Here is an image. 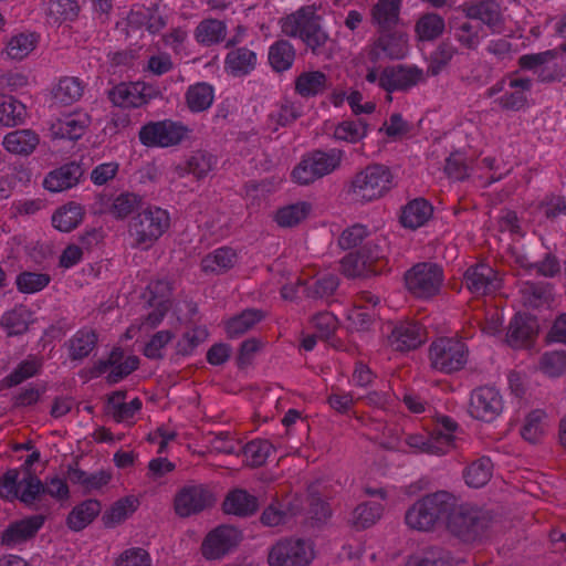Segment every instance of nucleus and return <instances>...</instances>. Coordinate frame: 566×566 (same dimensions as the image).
I'll return each instance as SVG.
<instances>
[{"instance_id":"obj_26","label":"nucleus","mask_w":566,"mask_h":566,"mask_svg":"<svg viewBox=\"0 0 566 566\" xmlns=\"http://www.w3.org/2000/svg\"><path fill=\"white\" fill-rule=\"evenodd\" d=\"M296 50L289 40L279 39L269 48V64L276 73L290 70L294 64Z\"/></svg>"},{"instance_id":"obj_55","label":"nucleus","mask_w":566,"mask_h":566,"mask_svg":"<svg viewBox=\"0 0 566 566\" xmlns=\"http://www.w3.org/2000/svg\"><path fill=\"white\" fill-rule=\"evenodd\" d=\"M368 130V124L364 119L344 120L339 123L334 130V137L348 143L361 140Z\"/></svg>"},{"instance_id":"obj_1","label":"nucleus","mask_w":566,"mask_h":566,"mask_svg":"<svg viewBox=\"0 0 566 566\" xmlns=\"http://www.w3.org/2000/svg\"><path fill=\"white\" fill-rule=\"evenodd\" d=\"M405 523L412 531H446L454 537H460L459 499L446 490L424 494L408 507Z\"/></svg>"},{"instance_id":"obj_6","label":"nucleus","mask_w":566,"mask_h":566,"mask_svg":"<svg viewBox=\"0 0 566 566\" xmlns=\"http://www.w3.org/2000/svg\"><path fill=\"white\" fill-rule=\"evenodd\" d=\"M190 132V128L181 122L164 119L143 125L138 138L146 147L168 148L180 145L188 138Z\"/></svg>"},{"instance_id":"obj_49","label":"nucleus","mask_w":566,"mask_h":566,"mask_svg":"<svg viewBox=\"0 0 566 566\" xmlns=\"http://www.w3.org/2000/svg\"><path fill=\"white\" fill-rule=\"evenodd\" d=\"M493 464L490 458L481 457L473 461L465 471V483L471 488H482L492 475Z\"/></svg>"},{"instance_id":"obj_28","label":"nucleus","mask_w":566,"mask_h":566,"mask_svg":"<svg viewBox=\"0 0 566 566\" xmlns=\"http://www.w3.org/2000/svg\"><path fill=\"white\" fill-rule=\"evenodd\" d=\"M256 61V54L252 50L242 46L233 49L227 54L224 65L233 76H244L255 69Z\"/></svg>"},{"instance_id":"obj_17","label":"nucleus","mask_w":566,"mask_h":566,"mask_svg":"<svg viewBox=\"0 0 566 566\" xmlns=\"http://www.w3.org/2000/svg\"><path fill=\"white\" fill-rule=\"evenodd\" d=\"M83 174L80 164L70 161L50 171L43 180V187L51 192H61L75 187Z\"/></svg>"},{"instance_id":"obj_4","label":"nucleus","mask_w":566,"mask_h":566,"mask_svg":"<svg viewBox=\"0 0 566 566\" xmlns=\"http://www.w3.org/2000/svg\"><path fill=\"white\" fill-rule=\"evenodd\" d=\"M394 176L389 167L381 164L368 165L352 180V191L365 201L379 199L394 186Z\"/></svg>"},{"instance_id":"obj_30","label":"nucleus","mask_w":566,"mask_h":566,"mask_svg":"<svg viewBox=\"0 0 566 566\" xmlns=\"http://www.w3.org/2000/svg\"><path fill=\"white\" fill-rule=\"evenodd\" d=\"M84 93L83 82L75 76L60 78L52 90V97L56 104L69 106L77 102Z\"/></svg>"},{"instance_id":"obj_5","label":"nucleus","mask_w":566,"mask_h":566,"mask_svg":"<svg viewBox=\"0 0 566 566\" xmlns=\"http://www.w3.org/2000/svg\"><path fill=\"white\" fill-rule=\"evenodd\" d=\"M169 228V216L158 207L142 208L129 222V233L137 245L149 248Z\"/></svg>"},{"instance_id":"obj_63","label":"nucleus","mask_w":566,"mask_h":566,"mask_svg":"<svg viewBox=\"0 0 566 566\" xmlns=\"http://www.w3.org/2000/svg\"><path fill=\"white\" fill-rule=\"evenodd\" d=\"M212 155L199 150L186 161L185 170L201 179L212 169Z\"/></svg>"},{"instance_id":"obj_58","label":"nucleus","mask_w":566,"mask_h":566,"mask_svg":"<svg viewBox=\"0 0 566 566\" xmlns=\"http://www.w3.org/2000/svg\"><path fill=\"white\" fill-rule=\"evenodd\" d=\"M545 419L546 413L543 410L536 409L531 411L527 415L525 423L521 430L522 437L532 443L537 442L544 434Z\"/></svg>"},{"instance_id":"obj_38","label":"nucleus","mask_w":566,"mask_h":566,"mask_svg":"<svg viewBox=\"0 0 566 566\" xmlns=\"http://www.w3.org/2000/svg\"><path fill=\"white\" fill-rule=\"evenodd\" d=\"M384 507L377 502H365L355 507L349 520L356 530H365L373 526L381 516Z\"/></svg>"},{"instance_id":"obj_35","label":"nucleus","mask_w":566,"mask_h":566,"mask_svg":"<svg viewBox=\"0 0 566 566\" xmlns=\"http://www.w3.org/2000/svg\"><path fill=\"white\" fill-rule=\"evenodd\" d=\"M489 527V520L480 511L462 510V542L480 539Z\"/></svg>"},{"instance_id":"obj_13","label":"nucleus","mask_w":566,"mask_h":566,"mask_svg":"<svg viewBox=\"0 0 566 566\" xmlns=\"http://www.w3.org/2000/svg\"><path fill=\"white\" fill-rule=\"evenodd\" d=\"M424 80L423 71L418 66L399 64L382 70L379 75V86L387 93L408 91Z\"/></svg>"},{"instance_id":"obj_11","label":"nucleus","mask_w":566,"mask_h":566,"mask_svg":"<svg viewBox=\"0 0 566 566\" xmlns=\"http://www.w3.org/2000/svg\"><path fill=\"white\" fill-rule=\"evenodd\" d=\"M242 532L231 525H220L210 531L201 544L207 559H219L232 552L242 541Z\"/></svg>"},{"instance_id":"obj_54","label":"nucleus","mask_w":566,"mask_h":566,"mask_svg":"<svg viewBox=\"0 0 566 566\" xmlns=\"http://www.w3.org/2000/svg\"><path fill=\"white\" fill-rule=\"evenodd\" d=\"M80 12V6L75 0H51L48 8V17L55 23L74 21Z\"/></svg>"},{"instance_id":"obj_23","label":"nucleus","mask_w":566,"mask_h":566,"mask_svg":"<svg viewBox=\"0 0 566 566\" xmlns=\"http://www.w3.org/2000/svg\"><path fill=\"white\" fill-rule=\"evenodd\" d=\"M401 0H378L371 8V23L377 31L396 29L400 22Z\"/></svg>"},{"instance_id":"obj_20","label":"nucleus","mask_w":566,"mask_h":566,"mask_svg":"<svg viewBox=\"0 0 566 566\" xmlns=\"http://www.w3.org/2000/svg\"><path fill=\"white\" fill-rule=\"evenodd\" d=\"M532 88V81L527 77H509L506 91L495 99L505 111H520L527 103V93Z\"/></svg>"},{"instance_id":"obj_29","label":"nucleus","mask_w":566,"mask_h":566,"mask_svg":"<svg viewBox=\"0 0 566 566\" xmlns=\"http://www.w3.org/2000/svg\"><path fill=\"white\" fill-rule=\"evenodd\" d=\"M40 138L31 129H18L6 135L4 148L12 154L29 156L39 145Z\"/></svg>"},{"instance_id":"obj_40","label":"nucleus","mask_w":566,"mask_h":566,"mask_svg":"<svg viewBox=\"0 0 566 566\" xmlns=\"http://www.w3.org/2000/svg\"><path fill=\"white\" fill-rule=\"evenodd\" d=\"M340 271L347 277H368L380 273V269L369 268L364 255L350 252L340 261Z\"/></svg>"},{"instance_id":"obj_44","label":"nucleus","mask_w":566,"mask_h":566,"mask_svg":"<svg viewBox=\"0 0 566 566\" xmlns=\"http://www.w3.org/2000/svg\"><path fill=\"white\" fill-rule=\"evenodd\" d=\"M143 198L134 192H122L114 198L108 212L117 220H123L143 208Z\"/></svg>"},{"instance_id":"obj_25","label":"nucleus","mask_w":566,"mask_h":566,"mask_svg":"<svg viewBox=\"0 0 566 566\" xmlns=\"http://www.w3.org/2000/svg\"><path fill=\"white\" fill-rule=\"evenodd\" d=\"M457 559L448 549L429 546L420 553L409 556L406 566H457Z\"/></svg>"},{"instance_id":"obj_37","label":"nucleus","mask_w":566,"mask_h":566,"mask_svg":"<svg viewBox=\"0 0 566 566\" xmlns=\"http://www.w3.org/2000/svg\"><path fill=\"white\" fill-rule=\"evenodd\" d=\"M137 88L138 83H120L108 91V98L115 106L140 107L144 101Z\"/></svg>"},{"instance_id":"obj_50","label":"nucleus","mask_w":566,"mask_h":566,"mask_svg":"<svg viewBox=\"0 0 566 566\" xmlns=\"http://www.w3.org/2000/svg\"><path fill=\"white\" fill-rule=\"evenodd\" d=\"M316 172L319 174V178L332 174L336 170L343 159V150L331 149L329 151L314 150L311 154Z\"/></svg>"},{"instance_id":"obj_19","label":"nucleus","mask_w":566,"mask_h":566,"mask_svg":"<svg viewBox=\"0 0 566 566\" xmlns=\"http://www.w3.org/2000/svg\"><path fill=\"white\" fill-rule=\"evenodd\" d=\"M464 280L468 290L475 295L492 293L500 286L495 271L484 263L469 268L465 271Z\"/></svg>"},{"instance_id":"obj_33","label":"nucleus","mask_w":566,"mask_h":566,"mask_svg":"<svg viewBox=\"0 0 566 566\" xmlns=\"http://www.w3.org/2000/svg\"><path fill=\"white\" fill-rule=\"evenodd\" d=\"M237 253L233 249L223 247L207 254L201 261V269L206 273L222 274L233 268Z\"/></svg>"},{"instance_id":"obj_51","label":"nucleus","mask_w":566,"mask_h":566,"mask_svg":"<svg viewBox=\"0 0 566 566\" xmlns=\"http://www.w3.org/2000/svg\"><path fill=\"white\" fill-rule=\"evenodd\" d=\"M538 369L548 377H559L566 373V350H549L541 355Z\"/></svg>"},{"instance_id":"obj_43","label":"nucleus","mask_w":566,"mask_h":566,"mask_svg":"<svg viewBox=\"0 0 566 566\" xmlns=\"http://www.w3.org/2000/svg\"><path fill=\"white\" fill-rule=\"evenodd\" d=\"M97 343V335L92 329H81L69 340L70 358L81 360L90 355Z\"/></svg>"},{"instance_id":"obj_56","label":"nucleus","mask_w":566,"mask_h":566,"mask_svg":"<svg viewBox=\"0 0 566 566\" xmlns=\"http://www.w3.org/2000/svg\"><path fill=\"white\" fill-rule=\"evenodd\" d=\"M310 211V203L304 201L297 202L279 209L275 220L281 227H294L303 221Z\"/></svg>"},{"instance_id":"obj_47","label":"nucleus","mask_w":566,"mask_h":566,"mask_svg":"<svg viewBox=\"0 0 566 566\" xmlns=\"http://www.w3.org/2000/svg\"><path fill=\"white\" fill-rule=\"evenodd\" d=\"M31 312L23 305L3 314L1 325L8 331L9 336L22 335L29 328Z\"/></svg>"},{"instance_id":"obj_57","label":"nucleus","mask_w":566,"mask_h":566,"mask_svg":"<svg viewBox=\"0 0 566 566\" xmlns=\"http://www.w3.org/2000/svg\"><path fill=\"white\" fill-rule=\"evenodd\" d=\"M444 30V21L437 13H427L422 15L417 24L416 32L421 40H433Z\"/></svg>"},{"instance_id":"obj_8","label":"nucleus","mask_w":566,"mask_h":566,"mask_svg":"<svg viewBox=\"0 0 566 566\" xmlns=\"http://www.w3.org/2000/svg\"><path fill=\"white\" fill-rule=\"evenodd\" d=\"M211 490L201 483L188 482L174 496V510L179 517L199 514L214 504Z\"/></svg>"},{"instance_id":"obj_2","label":"nucleus","mask_w":566,"mask_h":566,"mask_svg":"<svg viewBox=\"0 0 566 566\" xmlns=\"http://www.w3.org/2000/svg\"><path fill=\"white\" fill-rule=\"evenodd\" d=\"M281 31L289 38H298L313 55H326L328 33L323 29L322 17L315 4L303 6L280 19Z\"/></svg>"},{"instance_id":"obj_61","label":"nucleus","mask_w":566,"mask_h":566,"mask_svg":"<svg viewBox=\"0 0 566 566\" xmlns=\"http://www.w3.org/2000/svg\"><path fill=\"white\" fill-rule=\"evenodd\" d=\"M171 284L167 280L151 281L144 294L147 297V305L153 306L154 304H170L171 305Z\"/></svg>"},{"instance_id":"obj_42","label":"nucleus","mask_w":566,"mask_h":566,"mask_svg":"<svg viewBox=\"0 0 566 566\" xmlns=\"http://www.w3.org/2000/svg\"><path fill=\"white\" fill-rule=\"evenodd\" d=\"M263 318V313L259 310H245L241 314L227 322L226 331L230 338H237L250 331L256 323Z\"/></svg>"},{"instance_id":"obj_21","label":"nucleus","mask_w":566,"mask_h":566,"mask_svg":"<svg viewBox=\"0 0 566 566\" xmlns=\"http://www.w3.org/2000/svg\"><path fill=\"white\" fill-rule=\"evenodd\" d=\"M258 509V497L243 489L230 491L222 503V510L226 514H232L239 517L252 516Z\"/></svg>"},{"instance_id":"obj_60","label":"nucleus","mask_w":566,"mask_h":566,"mask_svg":"<svg viewBox=\"0 0 566 566\" xmlns=\"http://www.w3.org/2000/svg\"><path fill=\"white\" fill-rule=\"evenodd\" d=\"M50 281L49 274L25 271L17 276L15 283L20 292L30 294L43 290Z\"/></svg>"},{"instance_id":"obj_22","label":"nucleus","mask_w":566,"mask_h":566,"mask_svg":"<svg viewBox=\"0 0 566 566\" xmlns=\"http://www.w3.org/2000/svg\"><path fill=\"white\" fill-rule=\"evenodd\" d=\"M451 439L442 433H433L430 431L427 434L413 433L406 438V443L415 449L417 452L441 455L450 451Z\"/></svg>"},{"instance_id":"obj_64","label":"nucleus","mask_w":566,"mask_h":566,"mask_svg":"<svg viewBox=\"0 0 566 566\" xmlns=\"http://www.w3.org/2000/svg\"><path fill=\"white\" fill-rule=\"evenodd\" d=\"M455 49L448 44L441 43L437 50L431 54L430 64L427 70V74L431 76L438 75L441 70L449 63L452 59Z\"/></svg>"},{"instance_id":"obj_10","label":"nucleus","mask_w":566,"mask_h":566,"mask_svg":"<svg viewBox=\"0 0 566 566\" xmlns=\"http://www.w3.org/2000/svg\"><path fill=\"white\" fill-rule=\"evenodd\" d=\"M378 36L373 43L369 52L371 62H378L382 57L389 60H401L409 51L408 34L401 29H389L377 31Z\"/></svg>"},{"instance_id":"obj_48","label":"nucleus","mask_w":566,"mask_h":566,"mask_svg":"<svg viewBox=\"0 0 566 566\" xmlns=\"http://www.w3.org/2000/svg\"><path fill=\"white\" fill-rule=\"evenodd\" d=\"M138 501L134 496H126L116 501L108 511H106L102 521L106 527H113L122 523L129 514L137 510Z\"/></svg>"},{"instance_id":"obj_45","label":"nucleus","mask_w":566,"mask_h":566,"mask_svg":"<svg viewBox=\"0 0 566 566\" xmlns=\"http://www.w3.org/2000/svg\"><path fill=\"white\" fill-rule=\"evenodd\" d=\"M90 122L91 119L87 114L66 116L64 119L59 120L55 134L61 138L77 140L85 134Z\"/></svg>"},{"instance_id":"obj_34","label":"nucleus","mask_w":566,"mask_h":566,"mask_svg":"<svg viewBox=\"0 0 566 566\" xmlns=\"http://www.w3.org/2000/svg\"><path fill=\"white\" fill-rule=\"evenodd\" d=\"M27 117V107L14 96L0 94V124L14 127L23 124Z\"/></svg>"},{"instance_id":"obj_41","label":"nucleus","mask_w":566,"mask_h":566,"mask_svg":"<svg viewBox=\"0 0 566 566\" xmlns=\"http://www.w3.org/2000/svg\"><path fill=\"white\" fill-rule=\"evenodd\" d=\"M195 36L203 45L217 44L226 38V24L217 19L202 20L196 28Z\"/></svg>"},{"instance_id":"obj_15","label":"nucleus","mask_w":566,"mask_h":566,"mask_svg":"<svg viewBox=\"0 0 566 566\" xmlns=\"http://www.w3.org/2000/svg\"><path fill=\"white\" fill-rule=\"evenodd\" d=\"M427 338L426 328L417 322H400L388 335V344L395 352H408L421 346Z\"/></svg>"},{"instance_id":"obj_7","label":"nucleus","mask_w":566,"mask_h":566,"mask_svg":"<svg viewBox=\"0 0 566 566\" xmlns=\"http://www.w3.org/2000/svg\"><path fill=\"white\" fill-rule=\"evenodd\" d=\"M314 552L308 542L302 538H284L276 542L269 551L270 566H308Z\"/></svg>"},{"instance_id":"obj_9","label":"nucleus","mask_w":566,"mask_h":566,"mask_svg":"<svg viewBox=\"0 0 566 566\" xmlns=\"http://www.w3.org/2000/svg\"><path fill=\"white\" fill-rule=\"evenodd\" d=\"M408 291L417 297L436 295L442 283V270L433 263H418L405 274Z\"/></svg>"},{"instance_id":"obj_53","label":"nucleus","mask_w":566,"mask_h":566,"mask_svg":"<svg viewBox=\"0 0 566 566\" xmlns=\"http://www.w3.org/2000/svg\"><path fill=\"white\" fill-rule=\"evenodd\" d=\"M40 368L41 363L36 358L24 359L2 379V387L11 388L18 386L24 380L35 376Z\"/></svg>"},{"instance_id":"obj_32","label":"nucleus","mask_w":566,"mask_h":566,"mask_svg":"<svg viewBox=\"0 0 566 566\" xmlns=\"http://www.w3.org/2000/svg\"><path fill=\"white\" fill-rule=\"evenodd\" d=\"M102 505L97 500H86L76 505L67 515V526L75 531H82L99 514Z\"/></svg>"},{"instance_id":"obj_27","label":"nucleus","mask_w":566,"mask_h":566,"mask_svg":"<svg viewBox=\"0 0 566 566\" xmlns=\"http://www.w3.org/2000/svg\"><path fill=\"white\" fill-rule=\"evenodd\" d=\"M328 88V78L321 71L302 72L296 76L294 90L300 96L308 98L324 93Z\"/></svg>"},{"instance_id":"obj_24","label":"nucleus","mask_w":566,"mask_h":566,"mask_svg":"<svg viewBox=\"0 0 566 566\" xmlns=\"http://www.w3.org/2000/svg\"><path fill=\"white\" fill-rule=\"evenodd\" d=\"M19 501L25 506L33 510L48 509L49 506L44 503L45 491L44 483L36 474L24 475L20 481Z\"/></svg>"},{"instance_id":"obj_52","label":"nucleus","mask_w":566,"mask_h":566,"mask_svg":"<svg viewBox=\"0 0 566 566\" xmlns=\"http://www.w3.org/2000/svg\"><path fill=\"white\" fill-rule=\"evenodd\" d=\"M38 36L34 33H20L11 38L7 44V54L12 60H23L36 46Z\"/></svg>"},{"instance_id":"obj_46","label":"nucleus","mask_w":566,"mask_h":566,"mask_svg":"<svg viewBox=\"0 0 566 566\" xmlns=\"http://www.w3.org/2000/svg\"><path fill=\"white\" fill-rule=\"evenodd\" d=\"M186 102L191 112L208 109L213 102V87L208 83H197L188 87Z\"/></svg>"},{"instance_id":"obj_39","label":"nucleus","mask_w":566,"mask_h":566,"mask_svg":"<svg viewBox=\"0 0 566 566\" xmlns=\"http://www.w3.org/2000/svg\"><path fill=\"white\" fill-rule=\"evenodd\" d=\"M127 22L130 28H145L151 34L158 33L166 25L165 19L157 11L150 9L132 11L127 17Z\"/></svg>"},{"instance_id":"obj_31","label":"nucleus","mask_w":566,"mask_h":566,"mask_svg":"<svg viewBox=\"0 0 566 566\" xmlns=\"http://www.w3.org/2000/svg\"><path fill=\"white\" fill-rule=\"evenodd\" d=\"M432 211V206L426 199H415L402 209L400 222L405 228L415 230L430 219Z\"/></svg>"},{"instance_id":"obj_18","label":"nucleus","mask_w":566,"mask_h":566,"mask_svg":"<svg viewBox=\"0 0 566 566\" xmlns=\"http://www.w3.org/2000/svg\"><path fill=\"white\" fill-rule=\"evenodd\" d=\"M43 515H32L11 523L1 535V544L14 546L33 538L44 523Z\"/></svg>"},{"instance_id":"obj_59","label":"nucleus","mask_w":566,"mask_h":566,"mask_svg":"<svg viewBox=\"0 0 566 566\" xmlns=\"http://www.w3.org/2000/svg\"><path fill=\"white\" fill-rule=\"evenodd\" d=\"M272 450L273 446L268 440H253L244 446L243 453L247 462L258 468L265 463Z\"/></svg>"},{"instance_id":"obj_3","label":"nucleus","mask_w":566,"mask_h":566,"mask_svg":"<svg viewBox=\"0 0 566 566\" xmlns=\"http://www.w3.org/2000/svg\"><path fill=\"white\" fill-rule=\"evenodd\" d=\"M465 12V21H462V44L474 49L486 33L482 24L492 32H501L503 29V17L497 2L483 0L472 3L462 9Z\"/></svg>"},{"instance_id":"obj_14","label":"nucleus","mask_w":566,"mask_h":566,"mask_svg":"<svg viewBox=\"0 0 566 566\" xmlns=\"http://www.w3.org/2000/svg\"><path fill=\"white\" fill-rule=\"evenodd\" d=\"M431 366L446 374L460 369V340L457 337H440L430 346Z\"/></svg>"},{"instance_id":"obj_16","label":"nucleus","mask_w":566,"mask_h":566,"mask_svg":"<svg viewBox=\"0 0 566 566\" xmlns=\"http://www.w3.org/2000/svg\"><path fill=\"white\" fill-rule=\"evenodd\" d=\"M538 328L536 317L526 313H517L510 321L506 343L515 349L527 347L535 340Z\"/></svg>"},{"instance_id":"obj_36","label":"nucleus","mask_w":566,"mask_h":566,"mask_svg":"<svg viewBox=\"0 0 566 566\" xmlns=\"http://www.w3.org/2000/svg\"><path fill=\"white\" fill-rule=\"evenodd\" d=\"M83 216L82 207L75 202H70L53 213L52 224L62 232H70L82 222Z\"/></svg>"},{"instance_id":"obj_62","label":"nucleus","mask_w":566,"mask_h":566,"mask_svg":"<svg viewBox=\"0 0 566 566\" xmlns=\"http://www.w3.org/2000/svg\"><path fill=\"white\" fill-rule=\"evenodd\" d=\"M208 335L207 328L201 326L186 332L176 344L177 355H190L199 344L207 339Z\"/></svg>"},{"instance_id":"obj_12","label":"nucleus","mask_w":566,"mask_h":566,"mask_svg":"<svg viewBox=\"0 0 566 566\" xmlns=\"http://www.w3.org/2000/svg\"><path fill=\"white\" fill-rule=\"evenodd\" d=\"M502 410L503 399L494 387L483 386L472 391L468 412L474 419L491 422Z\"/></svg>"}]
</instances>
